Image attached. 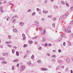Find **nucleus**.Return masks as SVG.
Masks as SVG:
<instances>
[{
	"instance_id": "nucleus-5",
	"label": "nucleus",
	"mask_w": 73,
	"mask_h": 73,
	"mask_svg": "<svg viewBox=\"0 0 73 73\" xmlns=\"http://www.w3.org/2000/svg\"><path fill=\"white\" fill-rule=\"evenodd\" d=\"M58 62L59 64H61L62 62V60H58Z\"/></svg>"
},
{
	"instance_id": "nucleus-47",
	"label": "nucleus",
	"mask_w": 73,
	"mask_h": 73,
	"mask_svg": "<svg viewBox=\"0 0 73 73\" xmlns=\"http://www.w3.org/2000/svg\"><path fill=\"white\" fill-rule=\"evenodd\" d=\"M64 66H61V68H62L63 69H64Z\"/></svg>"
},
{
	"instance_id": "nucleus-39",
	"label": "nucleus",
	"mask_w": 73,
	"mask_h": 73,
	"mask_svg": "<svg viewBox=\"0 0 73 73\" xmlns=\"http://www.w3.org/2000/svg\"><path fill=\"white\" fill-rule=\"evenodd\" d=\"M36 11L37 12H39V11H40V9L39 8H38L36 9Z\"/></svg>"
},
{
	"instance_id": "nucleus-6",
	"label": "nucleus",
	"mask_w": 73,
	"mask_h": 73,
	"mask_svg": "<svg viewBox=\"0 0 73 73\" xmlns=\"http://www.w3.org/2000/svg\"><path fill=\"white\" fill-rule=\"evenodd\" d=\"M24 69H25V67H23L21 68V71L22 72V71H24Z\"/></svg>"
},
{
	"instance_id": "nucleus-1",
	"label": "nucleus",
	"mask_w": 73,
	"mask_h": 73,
	"mask_svg": "<svg viewBox=\"0 0 73 73\" xmlns=\"http://www.w3.org/2000/svg\"><path fill=\"white\" fill-rule=\"evenodd\" d=\"M70 26H69L67 28V30L66 31V33H70L71 32V31H70Z\"/></svg>"
},
{
	"instance_id": "nucleus-4",
	"label": "nucleus",
	"mask_w": 73,
	"mask_h": 73,
	"mask_svg": "<svg viewBox=\"0 0 73 73\" xmlns=\"http://www.w3.org/2000/svg\"><path fill=\"white\" fill-rule=\"evenodd\" d=\"M62 30L63 32H66V29L64 28H63L62 29Z\"/></svg>"
},
{
	"instance_id": "nucleus-52",
	"label": "nucleus",
	"mask_w": 73,
	"mask_h": 73,
	"mask_svg": "<svg viewBox=\"0 0 73 73\" xmlns=\"http://www.w3.org/2000/svg\"><path fill=\"white\" fill-rule=\"evenodd\" d=\"M54 8H56V5H55L54 6Z\"/></svg>"
},
{
	"instance_id": "nucleus-55",
	"label": "nucleus",
	"mask_w": 73,
	"mask_h": 73,
	"mask_svg": "<svg viewBox=\"0 0 73 73\" xmlns=\"http://www.w3.org/2000/svg\"><path fill=\"white\" fill-rule=\"evenodd\" d=\"M8 19H11V16H10L9 17H8Z\"/></svg>"
},
{
	"instance_id": "nucleus-58",
	"label": "nucleus",
	"mask_w": 73,
	"mask_h": 73,
	"mask_svg": "<svg viewBox=\"0 0 73 73\" xmlns=\"http://www.w3.org/2000/svg\"><path fill=\"white\" fill-rule=\"evenodd\" d=\"M41 49V47H40L38 48V50H40Z\"/></svg>"
},
{
	"instance_id": "nucleus-8",
	"label": "nucleus",
	"mask_w": 73,
	"mask_h": 73,
	"mask_svg": "<svg viewBox=\"0 0 73 73\" xmlns=\"http://www.w3.org/2000/svg\"><path fill=\"white\" fill-rule=\"evenodd\" d=\"M13 31L14 32H15L16 33H17V30L16 29H14Z\"/></svg>"
},
{
	"instance_id": "nucleus-50",
	"label": "nucleus",
	"mask_w": 73,
	"mask_h": 73,
	"mask_svg": "<svg viewBox=\"0 0 73 73\" xmlns=\"http://www.w3.org/2000/svg\"><path fill=\"white\" fill-rule=\"evenodd\" d=\"M48 70V69L44 68V71L45 70Z\"/></svg>"
},
{
	"instance_id": "nucleus-64",
	"label": "nucleus",
	"mask_w": 73,
	"mask_h": 73,
	"mask_svg": "<svg viewBox=\"0 0 73 73\" xmlns=\"http://www.w3.org/2000/svg\"><path fill=\"white\" fill-rule=\"evenodd\" d=\"M0 48H3V46H0Z\"/></svg>"
},
{
	"instance_id": "nucleus-62",
	"label": "nucleus",
	"mask_w": 73,
	"mask_h": 73,
	"mask_svg": "<svg viewBox=\"0 0 73 73\" xmlns=\"http://www.w3.org/2000/svg\"><path fill=\"white\" fill-rule=\"evenodd\" d=\"M56 9H57L58 8V6H56Z\"/></svg>"
},
{
	"instance_id": "nucleus-22",
	"label": "nucleus",
	"mask_w": 73,
	"mask_h": 73,
	"mask_svg": "<svg viewBox=\"0 0 73 73\" xmlns=\"http://www.w3.org/2000/svg\"><path fill=\"white\" fill-rule=\"evenodd\" d=\"M73 7H71L70 9V11H73Z\"/></svg>"
},
{
	"instance_id": "nucleus-31",
	"label": "nucleus",
	"mask_w": 73,
	"mask_h": 73,
	"mask_svg": "<svg viewBox=\"0 0 73 73\" xmlns=\"http://www.w3.org/2000/svg\"><path fill=\"white\" fill-rule=\"evenodd\" d=\"M15 21H16V19H14L13 20V23H15Z\"/></svg>"
},
{
	"instance_id": "nucleus-19",
	"label": "nucleus",
	"mask_w": 73,
	"mask_h": 73,
	"mask_svg": "<svg viewBox=\"0 0 73 73\" xmlns=\"http://www.w3.org/2000/svg\"><path fill=\"white\" fill-rule=\"evenodd\" d=\"M52 20L53 21H56V19L55 18H53Z\"/></svg>"
},
{
	"instance_id": "nucleus-45",
	"label": "nucleus",
	"mask_w": 73,
	"mask_h": 73,
	"mask_svg": "<svg viewBox=\"0 0 73 73\" xmlns=\"http://www.w3.org/2000/svg\"><path fill=\"white\" fill-rule=\"evenodd\" d=\"M44 40H44V38H42V42H43V41H44Z\"/></svg>"
},
{
	"instance_id": "nucleus-36",
	"label": "nucleus",
	"mask_w": 73,
	"mask_h": 73,
	"mask_svg": "<svg viewBox=\"0 0 73 73\" xmlns=\"http://www.w3.org/2000/svg\"><path fill=\"white\" fill-rule=\"evenodd\" d=\"M32 64V63H30L29 62H28V63H27V64L28 65H31Z\"/></svg>"
},
{
	"instance_id": "nucleus-9",
	"label": "nucleus",
	"mask_w": 73,
	"mask_h": 73,
	"mask_svg": "<svg viewBox=\"0 0 73 73\" xmlns=\"http://www.w3.org/2000/svg\"><path fill=\"white\" fill-rule=\"evenodd\" d=\"M0 59L1 60H5V59H4V58L3 57H1L0 58Z\"/></svg>"
},
{
	"instance_id": "nucleus-59",
	"label": "nucleus",
	"mask_w": 73,
	"mask_h": 73,
	"mask_svg": "<svg viewBox=\"0 0 73 73\" xmlns=\"http://www.w3.org/2000/svg\"><path fill=\"white\" fill-rule=\"evenodd\" d=\"M27 55H28V53H26L25 56V57H27Z\"/></svg>"
},
{
	"instance_id": "nucleus-7",
	"label": "nucleus",
	"mask_w": 73,
	"mask_h": 73,
	"mask_svg": "<svg viewBox=\"0 0 73 73\" xmlns=\"http://www.w3.org/2000/svg\"><path fill=\"white\" fill-rule=\"evenodd\" d=\"M16 55L17 56H19V52L17 51L16 52Z\"/></svg>"
},
{
	"instance_id": "nucleus-17",
	"label": "nucleus",
	"mask_w": 73,
	"mask_h": 73,
	"mask_svg": "<svg viewBox=\"0 0 73 73\" xmlns=\"http://www.w3.org/2000/svg\"><path fill=\"white\" fill-rule=\"evenodd\" d=\"M28 42H30V43L31 44H32V43H33V41H28Z\"/></svg>"
},
{
	"instance_id": "nucleus-16",
	"label": "nucleus",
	"mask_w": 73,
	"mask_h": 73,
	"mask_svg": "<svg viewBox=\"0 0 73 73\" xmlns=\"http://www.w3.org/2000/svg\"><path fill=\"white\" fill-rule=\"evenodd\" d=\"M52 61L53 62H56V60L54 59H52Z\"/></svg>"
},
{
	"instance_id": "nucleus-54",
	"label": "nucleus",
	"mask_w": 73,
	"mask_h": 73,
	"mask_svg": "<svg viewBox=\"0 0 73 73\" xmlns=\"http://www.w3.org/2000/svg\"><path fill=\"white\" fill-rule=\"evenodd\" d=\"M17 67H19V64H17Z\"/></svg>"
},
{
	"instance_id": "nucleus-29",
	"label": "nucleus",
	"mask_w": 73,
	"mask_h": 73,
	"mask_svg": "<svg viewBox=\"0 0 73 73\" xmlns=\"http://www.w3.org/2000/svg\"><path fill=\"white\" fill-rule=\"evenodd\" d=\"M68 12H67L66 13L65 15V16H68Z\"/></svg>"
},
{
	"instance_id": "nucleus-42",
	"label": "nucleus",
	"mask_w": 73,
	"mask_h": 73,
	"mask_svg": "<svg viewBox=\"0 0 73 73\" xmlns=\"http://www.w3.org/2000/svg\"><path fill=\"white\" fill-rule=\"evenodd\" d=\"M73 20L72 21H71L70 23V24H73Z\"/></svg>"
},
{
	"instance_id": "nucleus-15",
	"label": "nucleus",
	"mask_w": 73,
	"mask_h": 73,
	"mask_svg": "<svg viewBox=\"0 0 73 73\" xmlns=\"http://www.w3.org/2000/svg\"><path fill=\"white\" fill-rule=\"evenodd\" d=\"M34 57H35V56H34V55H33L31 56V59H33V58H34Z\"/></svg>"
},
{
	"instance_id": "nucleus-32",
	"label": "nucleus",
	"mask_w": 73,
	"mask_h": 73,
	"mask_svg": "<svg viewBox=\"0 0 73 73\" xmlns=\"http://www.w3.org/2000/svg\"><path fill=\"white\" fill-rule=\"evenodd\" d=\"M46 54L47 56H50V54H49L48 53H46Z\"/></svg>"
},
{
	"instance_id": "nucleus-33",
	"label": "nucleus",
	"mask_w": 73,
	"mask_h": 73,
	"mask_svg": "<svg viewBox=\"0 0 73 73\" xmlns=\"http://www.w3.org/2000/svg\"><path fill=\"white\" fill-rule=\"evenodd\" d=\"M61 40H62V38H59L58 40L59 41H61Z\"/></svg>"
},
{
	"instance_id": "nucleus-3",
	"label": "nucleus",
	"mask_w": 73,
	"mask_h": 73,
	"mask_svg": "<svg viewBox=\"0 0 73 73\" xmlns=\"http://www.w3.org/2000/svg\"><path fill=\"white\" fill-rule=\"evenodd\" d=\"M64 16L62 15L60 17V19H59V20H62L63 19H64Z\"/></svg>"
},
{
	"instance_id": "nucleus-38",
	"label": "nucleus",
	"mask_w": 73,
	"mask_h": 73,
	"mask_svg": "<svg viewBox=\"0 0 73 73\" xmlns=\"http://www.w3.org/2000/svg\"><path fill=\"white\" fill-rule=\"evenodd\" d=\"M15 62H18V61H19V60L17 59H15Z\"/></svg>"
},
{
	"instance_id": "nucleus-43",
	"label": "nucleus",
	"mask_w": 73,
	"mask_h": 73,
	"mask_svg": "<svg viewBox=\"0 0 73 73\" xmlns=\"http://www.w3.org/2000/svg\"><path fill=\"white\" fill-rule=\"evenodd\" d=\"M35 15V13H33L32 14V15H33V16H34V15Z\"/></svg>"
},
{
	"instance_id": "nucleus-13",
	"label": "nucleus",
	"mask_w": 73,
	"mask_h": 73,
	"mask_svg": "<svg viewBox=\"0 0 73 73\" xmlns=\"http://www.w3.org/2000/svg\"><path fill=\"white\" fill-rule=\"evenodd\" d=\"M61 3L62 5H65V3L64 1H61Z\"/></svg>"
},
{
	"instance_id": "nucleus-46",
	"label": "nucleus",
	"mask_w": 73,
	"mask_h": 73,
	"mask_svg": "<svg viewBox=\"0 0 73 73\" xmlns=\"http://www.w3.org/2000/svg\"><path fill=\"white\" fill-rule=\"evenodd\" d=\"M13 47L15 49H17V47L16 46H14Z\"/></svg>"
},
{
	"instance_id": "nucleus-10",
	"label": "nucleus",
	"mask_w": 73,
	"mask_h": 73,
	"mask_svg": "<svg viewBox=\"0 0 73 73\" xmlns=\"http://www.w3.org/2000/svg\"><path fill=\"white\" fill-rule=\"evenodd\" d=\"M23 24H24V23H22V22H21L19 23V25H21V26H23Z\"/></svg>"
},
{
	"instance_id": "nucleus-25",
	"label": "nucleus",
	"mask_w": 73,
	"mask_h": 73,
	"mask_svg": "<svg viewBox=\"0 0 73 73\" xmlns=\"http://www.w3.org/2000/svg\"><path fill=\"white\" fill-rule=\"evenodd\" d=\"M11 42H6V44H10Z\"/></svg>"
},
{
	"instance_id": "nucleus-49",
	"label": "nucleus",
	"mask_w": 73,
	"mask_h": 73,
	"mask_svg": "<svg viewBox=\"0 0 73 73\" xmlns=\"http://www.w3.org/2000/svg\"><path fill=\"white\" fill-rule=\"evenodd\" d=\"M25 37H23V41H24V40L25 39Z\"/></svg>"
},
{
	"instance_id": "nucleus-41",
	"label": "nucleus",
	"mask_w": 73,
	"mask_h": 73,
	"mask_svg": "<svg viewBox=\"0 0 73 73\" xmlns=\"http://www.w3.org/2000/svg\"><path fill=\"white\" fill-rule=\"evenodd\" d=\"M44 45H45V46H48V44L45 43L44 44Z\"/></svg>"
},
{
	"instance_id": "nucleus-63",
	"label": "nucleus",
	"mask_w": 73,
	"mask_h": 73,
	"mask_svg": "<svg viewBox=\"0 0 73 73\" xmlns=\"http://www.w3.org/2000/svg\"><path fill=\"white\" fill-rule=\"evenodd\" d=\"M44 68H42L41 69L42 70H44Z\"/></svg>"
},
{
	"instance_id": "nucleus-18",
	"label": "nucleus",
	"mask_w": 73,
	"mask_h": 73,
	"mask_svg": "<svg viewBox=\"0 0 73 73\" xmlns=\"http://www.w3.org/2000/svg\"><path fill=\"white\" fill-rule=\"evenodd\" d=\"M15 49H13L12 50V52L13 53H15Z\"/></svg>"
},
{
	"instance_id": "nucleus-24",
	"label": "nucleus",
	"mask_w": 73,
	"mask_h": 73,
	"mask_svg": "<svg viewBox=\"0 0 73 73\" xmlns=\"http://www.w3.org/2000/svg\"><path fill=\"white\" fill-rule=\"evenodd\" d=\"M27 46V44H24L23 45V47H24V48H26Z\"/></svg>"
},
{
	"instance_id": "nucleus-21",
	"label": "nucleus",
	"mask_w": 73,
	"mask_h": 73,
	"mask_svg": "<svg viewBox=\"0 0 73 73\" xmlns=\"http://www.w3.org/2000/svg\"><path fill=\"white\" fill-rule=\"evenodd\" d=\"M38 37V36H34L33 38V39H35V38H37V37Z\"/></svg>"
},
{
	"instance_id": "nucleus-37",
	"label": "nucleus",
	"mask_w": 73,
	"mask_h": 73,
	"mask_svg": "<svg viewBox=\"0 0 73 73\" xmlns=\"http://www.w3.org/2000/svg\"><path fill=\"white\" fill-rule=\"evenodd\" d=\"M68 70V68H66L65 70V72H67Z\"/></svg>"
},
{
	"instance_id": "nucleus-44",
	"label": "nucleus",
	"mask_w": 73,
	"mask_h": 73,
	"mask_svg": "<svg viewBox=\"0 0 73 73\" xmlns=\"http://www.w3.org/2000/svg\"><path fill=\"white\" fill-rule=\"evenodd\" d=\"M4 62V64H7V62H6V61H3Z\"/></svg>"
},
{
	"instance_id": "nucleus-28",
	"label": "nucleus",
	"mask_w": 73,
	"mask_h": 73,
	"mask_svg": "<svg viewBox=\"0 0 73 73\" xmlns=\"http://www.w3.org/2000/svg\"><path fill=\"white\" fill-rule=\"evenodd\" d=\"M66 5L67 6V7H69V4L67 3H66Z\"/></svg>"
},
{
	"instance_id": "nucleus-30",
	"label": "nucleus",
	"mask_w": 73,
	"mask_h": 73,
	"mask_svg": "<svg viewBox=\"0 0 73 73\" xmlns=\"http://www.w3.org/2000/svg\"><path fill=\"white\" fill-rule=\"evenodd\" d=\"M22 36L23 37H25V34H23L22 35Z\"/></svg>"
},
{
	"instance_id": "nucleus-51",
	"label": "nucleus",
	"mask_w": 73,
	"mask_h": 73,
	"mask_svg": "<svg viewBox=\"0 0 73 73\" xmlns=\"http://www.w3.org/2000/svg\"><path fill=\"white\" fill-rule=\"evenodd\" d=\"M3 56H5V53H3L2 54Z\"/></svg>"
},
{
	"instance_id": "nucleus-48",
	"label": "nucleus",
	"mask_w": 73,
	"mask_h": 73,
	"mask_svg": "<svg viewBox=\"0 0 73 73\" xmlns=\"http://www.w3.org/2000/svg\"><path fill=\"white\" fill-rule=\"evenodd\" d=\"M47 2H48V1H47V0H46L45 1H44V3H47Z\"/></svg>"
},
{
	"instance_id": "nucleus-11",
	"label": "nucleus",
	"mask_w": 73,
	"mask_h": 73,
	"mask_svg": "<svg viewBox=\"0 0 73 73\" xmlns=\"http://www.w3.org/2000/svg\"><path fill=\"white\" fill-rule=\"evenodd\" d=\"M48 12V11H46L45 10H43V13H47Z\"/></svg>"
},
{
	"instance_id": "nucleus-26",
	"label": "nucleus",
	"mask_w": 73,
	"mask_h": 73,
	"mask_svg": "<svg viewBox=\"0 0 73 73\" xmlns=\"http://www.w3.org/2000/svg\"><path fill=\"white\" fill-rule=\"evenodd\" d=\"M66 44V43H65V42H64L63 44V46H65Z\"/></svg>"
},
{
	"instance_id": "nucleus-2",
	"label": "nucleus",
	"mask_w": 73,
	"mask_h": 73,
	"mask_svg": "<svg viewBox=\"0 0 73 73\" xmlns=\"http://www.w3.org/2000/svg\"><path fill=\"white\" fill-rule=\"evenodd\" d=\"M66 61L68 63H69L70 62V58H67L66 59Z\"/></svg>"
},
{
	"instance_id": "nucleus-35",
	"label": "nucleus",
	"mask_w": 73,
	"mask_h": 73,
	"mask_svg": "<svg viewBox=\"0 0 73 73\" xmlns=\"http://www.w3.org/2000/svg\"><path fill=\"white\" fill-rule=\"evenodd\" d=\"M58 52L59 53H60L61 52V50L60 49H59L58 50Z\"/></svg>"
},
{
	"instance_id": "nucleus-20",
	"label": "nucleus",
	"mask_w": 73,
	"mask_h": 73,
	"mask_svg": "<svg viewBox=\"0 0 73 73\" xmlns=\"http://www.w3.org/2000/svg\"><path fill=\"white\" fill-rule=\"evenodd\" d=\"M52 57H53L54 58H56V55H52Z\"/></svg>"
},
{
	"instance_id": "nucleus-12",
	"label": "nucleus",
	"mask_w": 73,
	"mask_h": 73,
	"mask_svg": "<svg viewBox=\"0 0 73 73\" xmlns=\"http://www.w3.org/2000/svg\"><path fill=\"white\" fill-rule=\"evenodd\" d=\"M0 11H1V12H3V7H1L0 9Z\"/></svg>"
},
{
	"instance_id": "nucleus-61",
	"label": "nucleus",
	"mask_w": 73,
	"mask_h": 73,
	"mask_svg": "<svg viewBox=\"0 0 73 73\" xmlns=\"http://www.w3.org/2000/svg\"><path fill=\"white\" fill-rule=\"evenodd\" d=\"M70 72L71 73H73V70H70Z\"/></svg>"
},
{
	"instance_id": "nucleus-27",
	"label": "nucleus",
	"mask_w": 73,
	"mask_h": 73,
	"mask_svg": "<svg viewBox=\"0 0 73 73\" xmlns=\"http://www.w3.org/2000/svg\"><path fill=\"white\" fill-rule=\"evenodd\" d=\"M8 37H9V39H11V36L8 35Z\"/></svg>"
},
{
	"instance_id": "nucleus-53",
	"label": "nucleus",
	"mask_w": 73,
	"mask_h": 73,
	"mask_svg": "<svg viewBox=\"0 0 73 73\" xmlns=\"http://www.w3.org/2000/svg\"><path fill=\"white\" fill-rule=\"evenodd\" d=\"M42 21H44L45 20V19H44V18H42Z\"/></svg>"
},
{
	"instance_id": "nucleus-56",
	"label": "nucleus",
	"mask_w": 73,
	"mask_h": 73,
	"mask_svg": "<svg viewBox=\"0 0 73 73\" xmlns=\"http://www.w3.org/2000/svg\"><path fill=\"white\" fill-rule=\"evenodd\" d=\"M52 17V15H50V16H48V17H50V18H51V17Z\"/></svg>"
},
{
	"instance_id": "nucleus-40",
	"label": "nucleus",
	"mask_w": 73,
	"mask_h": 73,
	"mask_svg": "<svg viewBox=\"0 0 73 73\" xmlns=\"http://www.w3.org/2000/svg\"><path fill=\"white\" fill-rule=\"evenodd\" d=\"M14 69H15V68H14V67L13 66H12V70H14Z\"/></svg>"
},
{
	"instance_id": "nucleus-23",
	"label": "nucleus",
	"mask_w": 73,
	"mask_h": 73,
	"mask_svg": "<svg viewBox=\"0 0 73 73\" xmlns=\"http://www.w3.org/2000/svg\"><path fill=\"white\" fill-rule=\"evenodd\" d=\"M37 62V63H40V62H41V60H39Z\"/></svg>"
},
{
	"instance_id": "nucleus-60",
	"label": "nucleus",
	"mask_w": 73,
	"mask_h": 73,
	"mask_svg": "<svg viewBox=\"0 0 73 73\" xmlns=\"http://www.w3.org/2000/svg\"><path fill=\"white\" fill-rule=\"evenodd\" d=\"M39 28V31H41L42 30L40 28Z\"/></svg>"
},
{
	"instance_id": "nucleus-57",
	"label": "nucleus",
	"mask_w": 73,
	"mask_h": 73,
	"mask_svg": "<svg viewBox=\"0 0 73 73\" xmlns=\"http://www.w3.org/2000/svg\"><path fill=\"white\" fill-rule=\"evenodd\" d=\"M71 37H73V34H71Z\"/></svg>"
},
{
	"instance_id": "nucleus-14",
	"label": "nucleus",
	"mask_w": 73,
	"mask_h": 73,
	"mask_svg": "<svg viewBox=\"0 0 73 73\" xmlns=\"http://www.w3.org/2000/svg\"><path fill=\"white\" fill-rule=\"evenodd\" d=\"M35 25H37V24H38V22L37 21H35Z\"/></svg>"
},
{
	"instance_id": "nucleus-34",
	"label": "nucleus",
	"mask_w": 73,
	"mask_h": 73,
	"mask_svg": "<svg viewBox=\"0 0 73 73\" xmlns=\"http://www.w3.org/2000/svg\"><path fill=\"white\" fill-rule=\"evenodd\" d=\"M52 27H55V24H54V23H53V24H52Z\"/></svg>"
}]
</instances>
